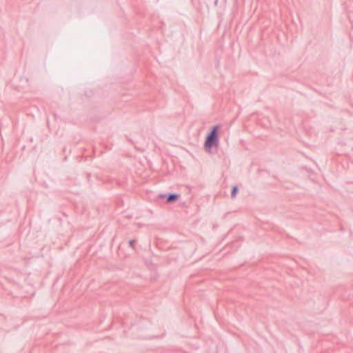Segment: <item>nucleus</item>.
Segmentation results:
<instances>
[{"label":"nucleus","instance_id":"2","mask_svg":"<svg viewBox=\"0 0 353 353\" xmlns=\"http://www.w3.org/2000/svg\"><path fill=\"white\" fill-rule=\"evenodd\" d=\"M159 196L161 198L165 197L167 203H173L175 201H176L178 199V198L179 197V194H176V193H170V194H168L167 196L165 194H160Z\"/></svg>","mask_w":353,"mask_h":353},{"label":"nucleus","instance_id":"5","mask_svg":"<svg viewBox=\"0 0 353 353\" xmlns=\"http://www.w3.org/2000/svg\"><path fill=\"white\" fill-rule=\"evenodd\" d=\"M217 1H218V0H215V4H216Z\"/></svg>","mask_w":353,"mask_h":353},{"label":"nucleus","instance_id":"1","mask_svg":"<svg viewBox=\"0 0 353 353\" xmlns=\"http://www.w3.org/2000/svg\"><path fill=\"white\" fill-rule=\"evenodd\" d=\"M219 125H214L210 132L208 134L204 143V148L206 152H210L213 147H218L219 143Z\"/></svg>","mask_w":353,"mask_h":353},{"label":"nucleus","instance_id":"4","mask_svg":"<svg viewBox=\"0 0 353 353\" xmlns=\"http://www.w3.org/2000/svg\"><path fill=\"white\" fill-rule=\"evenodd\" d=\"M135 240H130L129 241V245L132 248V249H134L135 247H134V243H135Z\"/></svg>","mask_w":353,"mask_h":353},{"label":"nucleus","instance_id":"3","mask_svg":"<svg viewBox=\"0 0 353 353\" xmlns=\"http://www.w3.org/2000/svg\"><path fill=\"white\" fill-rule=\"evenodd\" d=\"M238 190H239V189H238L237 185H234V186L232 187V192H231V197H232V199H234V198H235V197H236V194H237V192H238Z\"/></svg>","mask_w":353,"mask_h":353}]
</instances>
